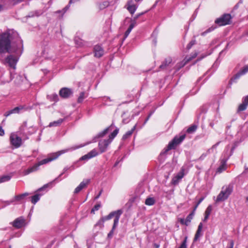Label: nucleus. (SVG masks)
Masks as SVG:
<instances>
[{
  "instance_id": "nucleus-7",
  "label": "nucleus",
  "mask_w": 248,
  "mask_h": 248,
  "mask_svg": "<svg viewBox=\"0 0 248 248\" xmlns=\"http://www.w3.org/2000/svg\"><path fill=\"white\" fill-rule=\"evenodd\" d=\"M231 18V16L230 14H225L220 18L217 19L215 23L219 26H224L230 23Z\"/></svg>"
},
{
  "instance_id": "nucleus-5",
  "label": "nucleus",
  "mask_w": 248,
  "mask_h": 248,
  "mask_svg": "<svg viewBox=\"0 0 248 248\" xmlns=\"http://www.w3.org/2000/svg\"><path fill=\"white\" fill-rule=\"evenodd\" d=\"M123 213V211L121 209L117 211H113L110 213L108 216L102 217V218L104 221L111 219L113 217H115L114 222L117 219V224H118L119 220L121 215Z\"/></svg>"
},
{
  "instance_id": "nucleus-33",
  "label": "nucleus",
  "mask_w": 248,
  "mask_h": 248,
  "mask_svg": "<svg viewBox=\"0 0 248 248\" xmlns=\"http://www.w3.org/2000/svg\"><path fill=\"white\" fill-rule=\"evenodd\" d=\"M119 128H116L115 130L113 131V132L109 136V139H108V140H110V142L112 141V140H113V139L116 136V135L118 134L119 132Z\"/></svg>"
},
{
  "instance_id": "nucleus-59",
  "label": "nucleus",
  "mask_w": 248,
  "mask_h": 248,
  "mask_svg": "<svg viewBox=\"0 0 248 248\" xmlns=\"http://www.w3.org/2000/svg\"><path fill=\"white\" fill-rule=\"evenodd\" d=\"M150 117H149L148 116L147 117V118H146V119L145 120V122H144V124H145L146 123H147V122L148 121V120L149 119Z\"/></svg>"
},
{
  "instance_id": "nucleus-6",
  "label": "nucleus",
  "mask_w": 248,
  "mask_h": 248,
  "mask_svg": "<svg viewBox=\"0 0 248 248\" xmlns=\"http://www.w3.org/2000/svg\"><path fill=\"white\" fill-rule=\"evenodd\" d=\"M11 144L15 148L19 147L22 144V139L18 137L16 133H13L11 134L10 137Z\"/></svg>"
},
{
  "instance_id": "nucleus-11",
  "label": "nucleus",
  "mask_w": 248,
  "mask_h": 248,
  "mask_svg": "<svg viewBox=\"0 0 248 248\" xmlns=\"http://www.w3.org/2000/svg\"><path fill=\"white\" fill-rule=\"evenodd\" d=\"M110 143V140H103L100 141L98 144V147L100 151V152L102 153L105 152L107 150L108 145Z\"/></svg>"
},
{
  "instance_id": "nucleus-2",
  "label": "nucleus",
  "mask_w": 248,
  "mask_h": 248,
  "mask_svg": "<svg viewBox=\"0 0 248 248\" xmlns=\"http://www.w3.org/2000/svg\"><path fill=\"white\" fill-rule=\"evenodd\" d=\"M82 146H83L81 145V146H77L76 147H72L70 149L62 150L58 151L57 152L51 154L49 155V156L47 158L41 160L40 161H39L37 163V166H38L39 167L41 165L48 163L51 162V161H53V160L57 159L60 155H61L62 154L65 153L70 150H74L76 149L81 147Z\"/></svg>"
},
{
  "instance_id": "nucleus-26",
  "label": "nucleus",
  "mask_w": 248,
  "mask_h": 248,
  "mask_svg": "<svg viewBox=\"0 0 248 248\" xmlns=\"http://www.w3.org/2000/svg\"><path fill=\"white\" fill-rule=\"evenodd\" d=\"M63 121V119H59L57 121H54L49 123V127L58 126H59Z\"/></svg>"
},
{
  "instance_id": "nucleus-17",
  "label": "nucleus",
  "mask_w": 248,
  "mask_h": 248,
  "mask_svg": "<svg viewBox=\"0 0 248 248\" xmlns=\"http://www.w3.org/2000/svg\"><path fill=\"white\" fill-rule=\"evenodd\" d=\"M194 209L191 212V213H190L188 216L186 217V220L184 221V219L181 220V223L182 224H184L186 225L187 226L188 224L191 222V220L193 218V217L195 214Z\"/></svg>"
},
{
  "instance_id": "nucleus-48",
  "label": "nucleus",
  "mask_w": 248,
  "mask_h": 248,
  "mask_svg": "<svg viewBox=\"0 0 248 248\" xmlns=\"http://www.w3.org/2000/svg\"><path fill=\"white\" fill-rule=\"evenodd\" d=\"M4 135V131L2 128V127L0 126V136H2Z\"/></svg>"
},
{
  "instance_id": "nucleus-25",
  "label": "nucleus",
  "mask_w": 248,
  "mask_h": 248,
  "mask_svg": "<svg viewBox=\"0 0 248 248\" xmlns=\"http://www.w3.org/2000/svg\"><path fill=\"white\" fill-rule=\"evenodd\" d=\"M172 60L170 58H168L163 62L162 64H161L159 66V68L161 69H165L167 66H168L169 64L171 62Z\"/></svg>"
},
{
  "instance_id": "nucleus-38",
  "label": "nucleus",
  "mask_w": 248,
  "mask_h": 248,
  "mask_svg": "<svg viewBox=\"0 0 248 248\" xmlns=\"http://www.w3.org/2000/svg\"><path fill=\"white\" fill-rule=\"evenodd\" d=\"M186 240H187V237H186L185 238L184 240L183 241L182 243L181 244V246L178 248H187Z\"/></svg>"
},
{
  "instance_id": "nucleus-51",
  "label": "nucleus",
  "mask_w": 248,
  "mask_h": 248,
  "mask_svg": "<svg viewBox=\"0 0 248 248\" xmlns=\"http://www.w3.org/2000/svg\"><path fill=\"white\" fill-rule=\"evenodd\" d=\"M48 186V184L45 185H44L42 187H41V188H39V189L38 190V191H40L42 190L43 189H45V188H46V187Z\"/></svg>"
},
{
  "instance_id": "nucleus-41",
  "label": "nucleus",
  "mask_w": 248,
  "mask_h": 248,
  "mask_svg": "<svg viewBox=\"0 0 248 248\" xmlns=\"http://www.w3.org/2000/svg\"><path fill=\"white\" fill-rule=\"evenodd\" d=\"M196 41L195 40L191 41L187 45L186 47L187 49H189L191 47L195 44Z\"/></svg>"
},
{
  "instance_id": "nucleus-46",
  "label": "nucleus",
  "mask_w": 248,
  "mask_h": 248,
  "mask_svg": "<svg viewBox=\"0 0 248 248\" xmlns=\"http://www.w3.org/2000/svg\"><path fill=\"white\" fill-rule=\"evenodd\" d=\"M204 197L201 198L199 201L195 205L194 208L193 209H194V211H196L197 208L199 206V205L202 202V201L204 200Z\"/></svg>"
},
{
  "instance_id": "nucleus-13",
  "label": "nucleus",
  "mask_w": 248,
  "mask_h": 248,
  "mask_svg": "<svg viewBox=\"0 0 248 248\" xmlns=\"http://www.w3.org/2000/svg\"><path fill=\"white\" fill-rule=\"evenodd\" d=\"M25 220L22 217H19L15 220L13 222V225L16 228H20L24 225Z\"/></svg>"
},
{
  "instance_id": "nucleus-43",
  "label": "nucleus",
  "mask_w": 248,
  "mask_h": 248,
  "mask_svg": "<svg viewBox=\"0 0 248 248\" xmlns=\"http://www.w3.org/2000/svg\"><path fill=\"white\" fill-rule=\"evenodd\" d=\"M51 100L54 101V102H57L59 100V97H58V95L57 94H53L51 96Z\"/></svg>"
},
{
  "instance_id": "nucleus-49",
  "label": "nucleus",
  "mask_w": 248,
  "mask_h": 248,
  "mask_svg": "<svg viewBox=\"0 0 248 248\" xmlns=\"http://www.w3.org/2000/svg\"><path fill=\"white\" fill-rule=\"evenodd\" d=\"M202 227H203L202 223V222H201L198 226V228L197 230L202 231Z\"/></svg>"
},
{
  "instance_id": "nucleus-58",
  "label": "nucleus",
  "mask_w": 248,
  "mask_h": 248,
  "mask_svg": "<svg viewBox=\"0 0 248 248\" xmlns=\"http://www.w3.org/2000/svg\"><path fill=\"white\" fill-rule=\"evenodd\" d=\"M150 117H149L148 116L147 117V118H146V119L145 120V122H144V124H145L146 123H147V122L148 121V120L149 119Z\"/></svg>"
},
{
  "instance_id": "nucleus-56",
  "label": "nucleus",
  "mask_w": 248,
  "mask_h": 248,
  "mask_svg": "<svg viewBox=\"0 0 248 248\" xmlns=\"http://www.w3.org/2000/svg\"><path fill=\"white\" fill-rule=\"evenodd\" d=\"M5 202L7 204V205H9L11 203H13V202H12V200L10 201H6Z\"/></svg>"
},
{
  "instance_id": "nucleus-37",
  "label": "nucleus",
  "mask_w": 248,
  "mask_h": 248,
  "mask_svg": "<svg viewBox=\"0 0 248 248\" xmlns=\"http://www.w3.org/2000/svg\"><path fill=\"white\" fill-rule=\"evenodd\" d=\"M197 126L195 125H193L190 126L187 129V132L188 133H193L196 131L197 129Z\"/></svg>"
},
{
  "instance_id": "nucleus-23",
  "label": "nucleus",
  "mask_w": 248,
  "mask_h": 248,
  "mask_svg": "<svg viewBox=\"0 0 248 248\" xmlns=\"http://www.w3.org/2000/svg\"><path fill=\"white\" fill-rule=\"evenodd\" d=\"M248 72V65H246L241 70H240L239 71V72H238L237 74H236L235 75V76L234 77V79L239 78L240 77V76H241L243 75H244Z\"/></svg>"
},
{
  "instance_id": "nucleus-22",
  "label": "nucleus",
  "mask_w": 248,
  "mask_h": 248,
  "mask_svg": "<svg viewBox=\"0 0 248 248\" xmlns=\"http://www.w3.org/2000/svg\"><path fill=\"white\" fill-rule=\"evenodd\" d=\"M22 107H16L15 108H14L6 112L4 114V115L6 117H7V116H9L10 115H11V114L18 113L19 111L21 109H22Z\"/></svg>"
},
{
  "instance_id": "nucleus-64",
  "label": "nucleus",
  "mask_w": 248,
  "mask_h": 248,
  "mask_svg": "<svg viewBox=\"0 0 248 248\" xmlns=\"http://www.w3.org/2000/svg\"><path fill=\"white\" fill-rule=\"evenodd\" d=\"M246 201H247V202H248V197H247V198H246Z\"/></svg>"
},
{
  "instance_id": "nucleus-9",
  "label": "nucleus",
  "mask_w": 248,
  "mask_h": 248,
  "mask_svg": "<svg viewBox=\"0 0 248 248\" xmlns=\"http://www.w3.org/2000/svg\"><path fill=\"white\" fill-rule=\"evenodd\" d=\"M72 94V90L68 88H62L59 92L60 95L63 98H67L71 96Z\"/></svg>"
},
{
  "instance_id": "nucleus-18",
  "label": "nucleus",
  "mask_w": 248,
  "mask_h": 248,
  "mask_svg": "<svg viewBox=\"0 0 248 248\" xmlns=\"http://www.w3.org/2000/svg\"><path fill=\"white\" fill-rule=\"evenodd\" d=\"M30 195L29 193L26 192L21 194H19L18 195H16L15 197L12 200V202H20L26 197Z\"/></svg>"
},
{
  "instance_id": "nucleus-47",
  "label": "nucleus",
  "mask_w": 248,
  "mask_h": 248,
  "mask_svg": "<svg viewBox=\"0 0 248 248\" xmlns=\"http://www.w3.org/2000/svg\"><path fill=\"white\" fill-rule=\"evenodd\" d=\"M142 14H143V13H141V14H138V15H136V16L134 17V19H133L134 22H133V23H135L136 24V20L138 18H139V17L141 15H142Z\"/></svg>"
},
{
  "instance_id": "nucleus-16",
  "label": "nucleus",
  "mask_w": 248,
  "mask_h": 248,
  "mask_svg": "<svg viewBox=\"0 0 248 248\" xmlns=\"http://www.w3.org/2000/svg\"><path fill=\"white\" fill-rule=\"evenodd\" d=\"M248 106V95L243 98L242 103L241 104L238 108V112L245 110Z\"/></svg>"
},
{
  "instance_id": "nucleus-62",
  "label": "nucleus",
  "mask_w": 248,
  "mask_h": 248,
  "mask_svg": "<svg viewBox=\"0 0 248 248\" xmlns=\"http://www.w3.org/2000/svg\"><path fill=\"white\" fill-rule=\"evenodd\" d=\"M153 113V112H151V113L149 114V115H148V116L149 117H151V116L152 115Z\"/></svg>"
},
{
  "instance_id": "nucleus-28",
  "label": "nucleus",
  "mask_w": 248,
  "mask_h": 248,
  "mask_svg": "<svg viewBox=\"0 0 248 248\" xmlns=\"http://www.w3.org/2000/svg\"><path fill=\"white\" fill-rule=\"evenodd\" d=\"M88 96V94L86 93L85 92H82L80 93L78 98V102L79 103H82L83 100L86 98Z\"/></svg>"
},
{
  "instance_id": "nucleus-32",
  "label": "nucleus",
  "mask_w": 248,
  "mask_h": 248,
  "mask_svg": "<svg viewBox=\"0 0 248 248\" xmlns=\"http://www.w3.org/2000/svg\"><path fill=\"white\" fill-rule=\"evenodd\" d=\"M135 25V23H132L130 25V26L128 27V29L126 30V31H125V32L124 33V39H125L128 36V35L129 34V33L132 30L134 27Z\"/></svg>"
},
{
  "instance_id": "nucleus-44",
  "label": "nucleus",
  "mask_w": 248,
  "mask_h": 248,
  "mask_svg": "<svg viewBox=\"0 0 248 248\" xmlns=\"http://www.w3.org/2000/svg\"><path fill=\"white\" fill-rule=\"evenodd\" d=\"M100 207H101V205L99 204L95 205L92 209L91 212H94L95 211H97L98 210H99V209L100 208Z\"/></svg>"
},
{
  "instance_id": "nucleus-15",
  "label": "nucleus",
  "mask_w": 248,
  "mask_h": 248,
  "mask_svg": "<svg viewBox=\"0 0 248 248\" xmlns=\"http://www.w3.org/2000/svg\"><path fill=\"white\" fill-rule=\"evenodd\" d=\"M90 180L87 179L83 181L75 189L74 193L77 194L83 188L85 187L89 183Z\"/></svg>"
},
{
  "instance_id": "nucleus-34",
  "label": "nucleus",
  "mask_w": 248,
  "mask_h": 248,
  "mask_svg": "<svg viewBox=\"0 0 248 248\" xmlns=\"http://www.w3.org/2000/svg\"><path fill=\"white\" fill-rule=\"evenodd\" d=\"M135 128H136V126H134L133 128L127 131L123 137V139L124 140H125L127 138H128V137H129L132 134V133H133L134 131L135 130Z\"/></svg>"
},
{
  "instance_id": "nucleus-3",
  "label": "nucleus",
  "mask_w": 248,
  "mask_h": 248,
  "mask_svg": "<svg viewBox=\"0 0 248 248\" xmlns=\"http://www.w3.org/2000/svg\"><path fill=\"white\" fill-rule=\"evenodd\" d=\"M186 135L185 134L182 135L179 137L176 136L174 139L170 141L166 148H165L161 154H166L169 150L175 149L177 145L180 144L185 138Z\"/></svg>"
},
{
  "instance_id": "nucleus-57",
  "label": "nucleus",
  "mask_w": 248,
  "mask_h": 248,
  "mask_svg": "<svg viewBox=\"0 0 248 248\" xmlns=\"http://www.w3.org/2000/svg\"><path fill=\"white\" fill-rule=\"evenodd\" d=\"M105 4H103V5H104V7H100V8H104L106 6H107V5H108L107 2H105Z\"/></svg>"
},
{
  "instance_id": "nucleus-21",
  "label": "nucleus",
  "mask_w": 248,
  "mask_h": 248,
  "mask_svg": "<svg viewBox=\"0 0 248 248\" xmlns=\"http://www.w3.org/2000/svg\"><path fill=\"white\" fill-rule=\"evenodd\" d=\"M184 176V172L183 171L179 172L175 176H174L172 180V183L174 185L178 184L180 180H181Z\"/></svg>"
},
{
  "instance_id": "nucleus-30",
  "label": "nucleus",
  "mask_w": 248,
  "mask_h": 248,
  "mask_svg": "<svg viewBox=\"0 0 248 248\" xmlns=\"http://www.w3.org/2000/svg\"><path fill=\"white\" fill-rule=\"evenodd\" d=\"M41 196V194L37 193L32 196L31 199V202L35 204L40 200Z\"/></svg>"
},
{
  "instance_id": "nucleus-60",
  "label": "nucleus",
  "mask_w": 248,
  "mask_h": 248,
  "mask_svg": "<svg viewBox=\"0 0 248 248\" xmlns=\"http://www.w3.org/2000/svg\"><path fill=\"white\" fill-rule=\"evenodd\" d=\"M244 35L248 36V31L245 32Z\"/></svg>"
},
{
  "instance_id": "nucleus-35",
  "label": "nucleus",
  "mask_w": 248,
  "mask_h": 248,
  "mask_svg": "<svg viewBox=\"0 0 248 248\" xmlns=\"http://www.w3.org/2000/svg\"><path fill=\"white\" fill-rule=\"evenodd\" d=\"M155 203V200L153 198H148L146 199L145 203L147 205H153Z\"/></svg>"
},
{
  "instance_id": "nucleus-36",
  "label": "nucleus",
  "mask_w": 248,
  "mask_h": 248,
  "mask_svg": "<svg viewBox=\"0 0 248 248\" xmlns=\"http://www.w3.org/2000/svg\"><path fill=\"white\" fill-rule=\"evenodd\" d=\"M202 231H200V230H197V232H196V234L195 235V237H194V241H197L199 239V238L201 236H202Z\"/></svg>"
},
{
  "instance_id": "nucleus-31",
  "label": "nucleus",
  "mask_w": 248,
  "mask_h": 248,
  "mask_svg": "<svg viewBox=\"0 0 248 248\" xmlns=\"http://www.w3.org/2000/svg\"><path fill=\"white\" fill-rule=\"evenodd\" d=\"M12 177L10 175H5L0 177V183H4L9 181Z\"/></svg>"
},
{
  "instance_id": "nucleus-52",
  "label": "nucleus",
  "mask_w": 248,
  "mask_h": 248,
  "mask_svg": "<svg viewBox=\"0 0 248 248\" xmlns=\"http://www.w3.org/2000/svg\"><path fill=\"white\" fill-rule=\"evenodd\" d=\"M79 0H70L69 1V4L68 5H69L70 6V4L73 3H74L76 1H78Z\"/></svg>"
},
{
  "instance_id": "nucleus-8",
  "label": "nucleus",
  "mask_w": 248,
  "mask_h": 248,
  "mask_svg": "<svg viewBox=\"0 0 248 248\" xmlns=\"http://www.w3.org/2000/svg\"><path fill=\"white\" fill-rule=\"evenodd\" d=\"M17 61L18 58L16 56L13 55H10L6 57L5 62L8 63L10 67L13 69H15Z\"/></svg>"
},
{
  "instance_id": "nucleus-53",
  "label": "nucleus",
  "mask_w": 248,
  "mask_h": 248,
  "mask_svg": "<svg viewBox=\"0 0 248 248\" xmlns=\"http://www.w3.org/2000/svg\"><path fill=\"white\" fill-rule=\"evenodd\" d=\"M42 14V13L40 12H35V15L36 16H40V15H41Z\"/></svg>"
},
{
  "instance_id": "nucleus-45",
  "label": "nucleus",
  "mask_w": 248,
  "mask_h": 248,
  "mask_svg": "<svg viewBox=\"0 0 248 248\" xmlns=\"http://www.w3.org/2000/svg\"><path fill=\"white\" fill-rule=\"evenodd\" d=\"M215 28H214V27H211L210 28H209L208 29H207L206 31L203 32L202 33V35H204L206 33H208V32H209L212 31H213L214 29H215Z\"/></svg>"
},
{
  "instance_id": "nucleus-10",
  "label": "nucleus",
  "mask_w": 248,
  "mask_h": 248,
  "mask_svg": "<svg viewBox=\"0 0 248 248\" xmlns=\"http://www.w3.org/2000/svg\"><path fill=\"white\" fill-rule=\"evenodd\" d=\"M126 6L127 10L132 15L134 14L138 8V6L133 3V0H128Z\"/></svg>"
},
{
  "instance_id": "nucleus-50",
  "label": "nucleus",
  "mask_w": 248,
  "mask_h": 248,
  "mask_svg": "<svg viewBox=\"0 0 248 248\" xmlns=\"http://www.w3.org/2000/svg\"><path fill=\"white\" fill-rule=\"evenodd\" d=\"M69 169V168L68 167H65L64 169H63V172L60 175H59V177L61 176L64 173H65L66 171H67Z\"/></svg>"
},
{
  "instance_id": "nucleus-29",
  "label": "nucleus",
  "mask_w": 248,
  "mask_h": 248,
  "mask_svg": "<svg viewBox=\"0 0 248 248\" xmlns=\"http://www.w3.org/2000/svg\"><path fill=\"white\" fill-rule=\"evenodd\" d=\"M117 225H118V224H117V219L113 223V225L111 230L110 231V232L108 234V238L112 237V236L113 234V233H114V231L115 229H116Z\"/></svg>"
},
{
  "instance_id": "nucleus-42",
  "label": "nucleus",
  "mask_w": 248,
  "mask_h": 248,
  "mask_svg": "<svg viewBox=\"0 0 248 248\" xmlns=\"http://www.w3.org/2000/svg\"><path fill=\"white\" fill-rule=\"evenodd\" d=\"M105 221L102 218H101L98 222L96 224V226H100L101 228L104 226L103 223Z\"/></svg>"
},
{
  "instance_id": "nucleus-12",
  "label": "nucleus",
  "mask_w": 248,
  "mask_h": 248,
  "mask_svg": "<svg viewBox=\"0 0 248 248\" xmlns=\"http://www.w3.org/2000/svg\"><path fill=\"white\" fill-rule=\"evenodd\" d=\"M98 155V153L97 151L94 149L91 151L90 152H89L87 154L82 156L80 159L82 160H88L89 159H91L93 157H95L97 156Z\"/></svg>"
},
{
  "instance_id": "nucleus-40",
  "label": "nucleus",
  "mask_w": 248,
  "mask_h": 248,
  "mask_svg": "<svg viewBox=\"0 0 248 248\" xmlns=\"http://www.w3.org/2000/svg\"><path fill=\"white\" fill-rule=\"evenodd\" d=\"M69 5H67L62 11L58 10V11H56V13H62L63 14H64L66 12V11L69 9Z\"/></svg>"
},
{
  "instance_id": "nucleus-14",
  "label": "nucleus",
  "mask_w": 248,
  "mask_h": 248,
  "mask_svg": "<svg viewBox=\"0 0 248 248\" xmlns=\"http://www.w3.org/2000/svg\"><path fill=\"white\" fill-rule=\"evenodd\" d=\"M94 56L100 58L104 55V50L102 47L99 45H96L94 47Z\"/></svg>"
},
{
  "instance_id": "nucleus-54",
  "label": "nucleus",
  "mask_w": 248,
  "mask_h": 248,
  "mask_svg": "<svg viewBox=\"0 0 248 248\" xmlns=\"http://www.w3.org/2000/svg\"><path fill=\"white\" fill-rule=\"evenodd\" d=\"M102 190H101L100 191V192L99 193V194H98V195L95 197V199H97L100 196V195L102 193Z\"/></svg>"
},
{
  "instance_id": "nucleus-61",
  "label": "nucleus",
  "mask_w": 248,
  "mask_h": 248,
  "mask_svg": "<svg viewBox=\"0 0 248 248\" xmlns=\"http://www.w3.org/2000/svg\"><path fill=\"white\" fill-rule=\"evenodd\" d=\"M2 5L0 3V12L2 10Z\"/></svg>"
},
{
  "instance_id": "nucleus-20",
  "label": "nucleus",
  "mask_w": 248,
  "mask_h": 248,
  "mask_svg": "<svg viewBox=\"0 0 248 248\" xmlns=\"http://www.w3.org/2000/svg\"><path fill=\"white\" fill-rule=\"evenodd\" d=\"M39 166H37V163L35 164L34 165L28 168V169L24 170L23 175H26L30 174L31 172H34L38 170Z\"/></svg>"
},
{
  "instance_id": "nucleus-1",
  "label": "nucleus",
  "mask_w": 248,
  "mask_h": 248,
  "mask_svg": "<svg viewBox=\"0 0 248 248\" xmlns=\"http://www.w3.org/2000/svg\"><path fill=\"white\" fill-rule=\"evenodd\" d=\"M12 35L9 32L3 33L0 35V54L14 53L17 56L20 55L23 51V43L17 37L16 42L11 43Z\"/></svg>"
},
{
  "instance_id": "nucleus-19",
  "label": "nucleus",
  "mask_w": 248,
  "mask_h": 248,
  "mask_svg": "<svg viewBox=\"0 0 248 248\" xmlns=\"http://www.w3.org/2000/svg\"><path fill=\"white\" fill-rule=\"evenodd\" d=\"M198 55L197 52H195L191 54L190 56H186L184 60L182 62V66H184L186 65L188 62L194 59L197 57Z\"/></svg>"
},
{
  "instance_id": "nucleus-27",
  "label": "nucleus",
  "mask_w": 248,
  "mask_h": 248,
  "mask_svg": "<svg viewBox=\"0 0 248 248\" xmlns=\"http://www.w3.org/2000/svg\"><path fill=\"white\" fill-rule=\"evenodd\" d=\"M112 127V125H111L109 127L106 128L105 129H104L102 132L99 133L98 135V138H101L104 137L105 135H106L108 132L111 130V128Z\"/></svg>"
},
{
  "instance_id": "nucleus-24",
  "label": "nucleus",
  "mask_w": 248,
  "mask_h": 248,
  "mask_svg": "<svg viewBox=\"0 0 248 248\" xmlns=\"http://www.w3.org/2000/svg\"><path fill=\"white\" fill-rule=\"evenodd\" d=\"M211 211H212V207L211 205H209L207 207V208H206V209L205 211V213H204L205 216H204V218L203 219V221L206 222L207 220V219H208V217L211 214Z\"/></svg>"
},
{
  "instance_id": "nucleus-55",
  "label": "nucleus",
  "mask_w": 248,
  "mask_h": 248,
  "mask_svg": "<svg viewBox=\"0 0 248 248\" xmlns=\"http://www.w3.org/2000/svg\"><path fill=\"white\" fill-rule=\"evenodd\" d=\"M75 42L79 46H80L82 45V43L81 42H79V44L78 43V40L77 39H75Z\"/></svg>"
},
{
  "instance_id": "nucleus-4",
  "label": "nucleus",
  "mask_w": 248,
  "mask_h": 248,
  "mask_svg": "<svg viewBox=\"0 0 248 248\" xmlns=\"http://www.w3.org/2000/svg\"><path fill=\"white\" fill-rule=\"evenodd\" d=\"M232 191V186H228L225 188L223 187L222 190L217 196L216 202H218L226 200L231 194Z\"/></svg>"
},
{
  "instance_id": "nucleus-63",
  "label": "nucleus",
  "mask_w": 248,
  "mask_h": 248,
  "mask_svg": "<svg viewBox=\"0 0 248 248\" xmlns=\"http://www.w3.org/2000/svg\"><path fill=\"white\" fill-rule=\"evenodd\" d=\"M155 246L156 247V248H158L159 246L157 244H155Z\"/></svg>"
},
{
  "instance_id": "nucleus-39",
  "label": "nucleus",
  "mask_w": 248,
  "mask_h": 248,
  "mask_svg": "<svg viewBox=\"0 0 248 248\" xmlns=\"http://www.w3.org/2000/svg\"><path fill=\"white\" fill-rule=\"evenodd\" d=\"M226 169V165L225 163L221 165L218 169H217V172H221L222 171L225 170Z\"/></svg>"
}]
</instances>
